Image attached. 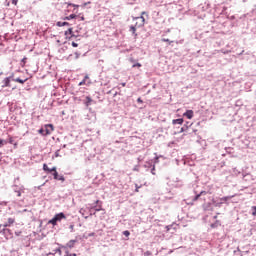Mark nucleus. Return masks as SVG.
I'll use <instances>...</instances> for the list:
<instances>
[{
  "label": "nucleus",
  "instance_id": "f257e3e1",
  "mask_svg": "<svg viewBox=\"0 0 256 256\" xmlns=\"http://www.w3.org/2000/svg\"><path fill=\"white\" fill-rule=\"evenodd\" d=\"M62 219H67V216H65V214L63 212H60L58 214H56L53 219L48 221L49 225H57V223L61 222Z\"/></svg>",
  "mask_w": 256,
  "mask_h": 256
},
{
  "label": "nucleus",
  "instance_id": "f03ea898",
  "mask_svg": "<svg viewBox=\"0 0 256 256\" xmlns=\"http://www.w3.org/2000/svg\"><path fill=\"white\" fill-rule=\"evenodd\" d=\"M135 21H136V23L134 26H136L138 28L143 27V25H145V17H143V16L136 17Z\"/></svg>",
  "mask_w": 256,
  "mask_h": 256
},
{
  "label": "nucleus",
  "instance_id": "7ed1b4c3",
  "mask_svg": "<svg viewBox=\"0 0 256 256\" xmlns=\"http://www.w3.org/2000/svg\"><path fill=\"white\" fill-rule=\"evenodd\" d=\"M66 39H73V37H77L75 34H73V28H69L67 31L64 33Z\"/></svg>",
  "mask_w": 256,
  "mask_h": 256
},
{
  "label": "nucleus",
  "instance_id": "20e7f679",
  "mask_svg": "<svg viewBox=\"0 0 256 256\" xmlns=\"http://www.w3.org/2000/svg\"><path fill=\"white\" fill-rule=\"evenodd\" d=\"M80 87L82 85H91V80H89V75H86L84 79L78 84Z\"/></svg>",
  "mask_w": 256,
  "mask_h": 256
},
{
  "label": "nucleus",
  "instance_id": "39448f33",
  "mask_svg": "<svg viewBox=\"0 0 256 256\" xmlns=\"http://www.w3.org/2000/svg\"><path fill=\"white\" fill-rule=\"evenodd\" d=\"M2 87L5 88V87H11V79L9 77L5 78L3 80V84H2Z\"/></svg>",
  "mask_w": 256,
  "mask_h": 256
},
{
  "label": "nucleus",
  "instance_id": "423d86ee",
  "mask_svg": "<svg viewBox=\"0 0 256 256\" xmlns=\"http://www.w3.org/2000/svg\"><path fill=\"white\" fill-rule=\"evenodd\" d=\"M193 115H194L193 110H187V111L183 114V116H184V117H187V119H193Z\"/></svg>",
  "mask_w": 256,
  "mask_h": 256
},
{
  "label": "nucleus",
  "instance_id": "0eeeda50",
  "mask_svg": "<svg viewBox=\"0 0 256 256\" xmlns=\"http://www.w3.org/2000/svg\"><path fill=\"white\" fill-rule=\"evenodd\" d=\"M43 171H45L46 173H53V171H55V167L50 169L47 164H43Z\"/></svg>",
  "mask_w": 256,
  "mask_h": 256
},
{
  "label": "nucleus",
  "instance_id": "6e6552de",
  "mask_svg": "<svg viewBox=\"0 0 256 256\" xmlns=\"http://www.w3.org/2000/svg\"><path fill=\"white\" fill-rule=\"evenodd\" d=\"M56 253H58V255H61V248L54 249L52 252H49L47 256H55Z\"/></svg>",
  "mask_w": 256,
  "mask_h": 256
},
{
  "label": "nucleus",
  "instance_id": "1a4fd4ad",
  "mask_svg": "<svg viewBox=\"0 0 256 256\" xmlns=\"http://www.w3.org/2000/svg\"><path fill=\"white\" fill-rule=\"evenodd\" d=\"M172 124L173 125H183V119L182 118L174 119V120H172Z\"/></svg>",
  "mask_w": 256,
  "mask_h": 256
},
{
  "label": "nucleus",
  "instance_id": "9d476101",
  "mask_svg": "<svg viewBox=\"0 0 256 256\" xmlns=\"http://www.w3.org/2000/svg\"><path fill=\"white\" fill-rule=\"evenodd\" d=\"M137 29H139V27H136L135 25L134 26H130V31L133 33V35L135 37H137Z\"/></svg>",
  "mask_w": 256,
  "mask_h": 256
},
{
  "label": "nucleus",
  "instance_id": "9b49d317",
  "mask_svg": "<svg viewBox=\"0 0 256 256\" xmlns=\"http://www.w3.org/2000/svg\"><path fill=\"white\" fill-rule=\"evenodd\" d=\"M66 21H71V19H77V15L75 14H70L69 16H66L64 18Z\"/></svg>",
  "mask_w": 256,
  "mask_h": 256
},
{
  "label": "nucleus",
  "instance_id": "f8f14e48",
  "mask_svg": "<svg viewBox=\"0 0 256 256\" xmlns=\"http://www.w3.org/2000/svg\"><path fill=\"white\" fill-rule=\"evenodd\" d=\"M57 27H65L68 26L69 27V22H57Z\"/></svg>",
  "mask_w": 256,
  "mask_h": 256
},
{
  "label": "nucleus",
  "instance_id": "ddd939ff",
  "mask_svg": "<svg viewBox=\"0 0 256 256\" xmlns=\"http://www.w3.org/2000/svg\"><path fill=\"white\" fill-rule=\"evenodd\" d=\"M91 103H93V99H91V97L87 96L86 97V107H89V105H91Z\"/></svg>",
  "mask_w": 256,
  "mask_h": 256
},
{
  "label": "nucleus",
  "instance_id": "4468645a",
  "mask_svg": "<svg viewBox=\"0 0 256 256\" xmlns=\"http://www.w3.org/2000/svg\"><path fill=\"white\" fill-rule=\"evenodd\" d=\"M54 179H59V173L57 172V167H55V171H52Z\"/></svg>",
  "mask_w": 256,
  "mask_h": 256
},
{
  "label": "nucleus",
  "instance_id": "2eb2a0df",
  "mask_svg": "<svg viewBox=\"0 0 256 256\" xmlns=\"http://www.w3.org/2000/svg\"><path fill=\"white\" fill-rule=\"evenodd\" d=\"M14 81H15L16 83H21V85H23V83H25V82L27 81V79L22 80L21 78H16V79H14Z\"/></svg>",
  "mask_w": 256,
  "mask_h": 256
},
{
  "label": "nucleus",
  "instance_id": "dca6fc26",
  "mask_svg": "<svg viewBox=\"0 0 256 256\" xmlns=\"http://www.w3.org/2000/svg\"><path fill=\"white\" fill-rule=\"evenodd\" d=\"M219 225H221V224L219 223V221H216L215 223L211 224V228H212V229H217V227H218Z\"/></svg>",
  "mask_w": 256,
  "mask_h": 256
},
{
  "label": "nucleus",
  "instance_id": "f3484780",
  "mask_svg": "<svg viewBox=\"0 0 256 256\" xmlns=\"http://www.w3.org/2000/svg\"><path fill=\"white\" fill-rule=\"evenodd\" d=\"M201 195H205V191H202L200 194L196 195L194 197V201H198L199 200V197H201Z\"/></svg>",
  "mask_w": 256,
  "mask_h": 256
},
{
  "label": "nucleus",
  "instance_id": "a211bd4d",
  "mask_svg": "<svg viewBox=\"0 0 256 256\" xmlns=\"http://www.w3.org/2000/svg\"><path fill=\"white\" fill-rule=\"evenodd\" d=\"M251 209L253 211L252 212L253 217H256V206H252Z\"/></svg>",
  "mask_w": 256,
  "mask_h": 256
},
{
  "label": "nucleus",
  "instance_id": "6ab92c4d",
  "mask_svg": "<svg viewBox=\"0 0 256 256\" xmlns=\"http://www.w3.org/2000/svg\"><path fill=\"white\" fill-rule=\"evenodd\" d=\"M21 63H22V67H25V64L27 63V57H24Z\"/></svg>",
  "mask_w": 256,
  "mask_h": 256
},
{
  "label": "nucleus",
  "instance_id": "aec40b11",
  "mask_svg": "<svg viewBox=\"0 0 256 256\" xmlns=\"http://www.w3.org/2000/svg\"><path fill=\"white\" fill-rule=\"evenodd\" d=\"M8 223L13 225V223H15V218H8Z\"/></svg>",
  "mask_w": 256,
  "mask_h": 256
},
{
  "label": "nucleus",
  "instance_id": "412c9836",
  "mask_svg": "<svg viewBox=\"0 0 256 256\" xmlns=\"http://www.w3.org/2000/svg\"><path fill=\"white\" fill-rule=\"evenodd\" d=\"M123 235H124L125 237H129V235H131V232H129L128 230H125V231L123 232Z\"/></svg>",
  "mask_w": 256,
  "mask_h": 256
},
{
  "label": "nucleus",
  "instance_id": "4be33fe9",
  "mask_svg": "<svg viewBox=\"0 0 256 256\" xmlns=\"http://www.w3.org/2000/svg\"><path fill=\"white\" fill-rule=\"evenodd\" d=\"M69 7H76V9H78L79 5L77 4H73V3H68Z\"/></svg>",
  "mask_w": 256,
  "mask_h": 256
},
{
  "label": "nucleus",
  "instance_id": "5701e85b",
  "mask_svg": "<svg viewBox=\"0 0 256 256\" xmlns=\"http://www.w3.org/2000/svg\"><path fill=\"white\" fill-rule=\"evenodd\" d=\"M162 41H163L164 43H173V41H170L169 39H166V38H163Z\"/></svg>",
  "mask_w": 256,
  "mask_h": 256
},
{
  "label": "nucleus",
  "instance_id": "b1692460",
  "mask_svg": "<svg viewBox=\"0 0 256 256\" xmlns=\"http://www.w3.org/2000/svg\"><path fill=\"white\" fill-rule=\"evenodd\" d=\"M7 142L5 140H0V147H3Z\"/></svg>",
  "mask_w": 256,
  "mask_h": 256
},
{
  "label": "nucleus",
  "instance_id": "393cba45",
  "mask_svg": "<svg viewBox=\"0 0 256 256\" xmlns=\"http://www.w3.org/2000/svg\"><path fill=\"white\" fill-rule=\"evenodd\" d=\"M132 67H133V68H135V67H138V68H139V67H141V63L133 64Z\"/></svg>",
  "mask_w": 256,
  "mask_h": 256
},
{
  "label": "nucleus",
  "instance_id": "a878e982",
  "mask_svg": "<svg viewBox=\"0 0 256 256\" xmlns=\"http://www.w3.org/2000/svg\"><path fill=\"white\" fill-rule=\"evenodd\" d=\"M14 142H15V140L13 139V137H10V138H9V143H10L11 145H13Z\"/></svg>",
  "mask_w": 256,
  "mask_h": 256
},
{
  "label": "nucleus",
  "instance_id": "bb28decb",
  "mask_svg": "<svg viewBox=\"0 0 256 256\" xmlns=\"http://www.w3.org/2000/svg\"><path fill=\"white\" fill-rule=\"evenodd\" d=\"M0 227H11V225L7 222V223H5L3 225H0Z\"/></svg>",
  "mask_w": 256,
  "mask_h": 256
},
{
  "label": "nucleus",
  "instance_id": "cd10ccee",
  "mask_svg": "<svg viewBox=\"0 0 256 256\" xmlns=\"http://www.w3.org/2000/svg\"><path fill=\"white\" fill-rule=\"evenodd\" d=\"M74 243H75V241H70V242L68 243V247H73Z\"/></svg>",
  "mask_w": 256,
  "mask_h": 256
},
{
  "label": "nucleus",
  "instance_id": "c85d7f7f",
  "mask_svg": "<svg viewBox=\"0 0 256 256\" xmlns=\"http://www.w3.org/2000/svg\"><path fill=\"white\" fill-rule=\"evenodd\" d=\"M58 181H65V177L63 176L58 177Z\"/></svg>",
  "mask_w": 256,
  "mask_h": 256
},
{
  "label": "nucleus",
  "instance_id": "c756f323",
  "mask_svg": "<svg viewBox=\"0 0 256 256\" xmlns=\"http://www.w3.org/2000/svg\"><path fill=\"white\" fill-rule=\"evenodd\" d=\"M17 3H19L18 0H12V5H17Z\"/></svg>",
  "mask_w": 256,
  "mask_h": 256
},
{
  "label": "nucleus",
  "instance_id": "7c9ffc66",
  "mask_svg": "<svg viewBox=\"0 0 256 256\" xmlns=\"http://www.w3.org/2000/svg\"><path fill=\"white\" fill-rule=\"evenodd\" d=\"M87 5H91V2H86L82 5V7H87Z\"/></svg>",
  "mask_w": 256,
  "mask_h": 256
},
{
  "label": "nucleus",
  "instance_id": "2f4dec72",
  "mask_svg": "<svg viewBox=\"0 0 256 256\" xmlns=\"http://www.w3.org/2000/svg\"><path fill=\"white\" fill-rule=\"evenodd\" d=\"M72 47H79V44L72 42Z\"/></svg>",
  "mask_w": 256,
  "mask_h": 256
},
{
  "label": "nucleus",
  "instance_id": "473e14b6",
  "mask_svg": "<svg viewBox=\"0 0 256 256\" xmlns=\"http://www.w3.org/2000/svg\"><path fill=\"white\" fill-rule=\"evenodd\" d=\"M46 127H50L51 131H53V130H54V129H53V125H52V124H48V125H46Z\"/></svg>",
  "mask_w": 256,
  "mask_h": 256
},
{
  "label": "nucleus",
  "instance_id": "72a5a7b5",
  "mask_svg": "<svg viewBox=\"0 0 256 256\" xmlns=\"http://www.w3.org/2000/svg\"><path fill=\"white\" fill-rule=\"evenodd\" d=\"M45 131H46L45 135H50L51 134V131H49V129H46Z\"/></svg>",
  "mask_w": 256,
  "mask_h": 256
},
{
  "label": "nucleus",
  "instance_id": "f704fd0d",
  "mask_svg": "<svg viewBox=\"0 0 256 256\" xmlns=\"http://www.w3.org/2000/svg\"><path fill=\"white\" fill-rule=\"evenodd\" d=\"M139 189H140V187H139L138 185H136L135 192H136V193H139Z\"/></svg>",
  "mask_w": 256,
  "mask_h": 256
},
{
  "label": "nucleus",
  "instance_id": "c9c22d12",
  "mask_svg": "<svg viewBox=\"0 0 256 256\" xmlns=\"http://www.w3.org/2000/svg\"><path fill=\"white\" fill-rule=\"evenodd\" d=\"M88 237H95V232L90 233Z\"/></svg>",
  "mask_w": 256,
  "mask_h": 256
},
{
  "label": "nucleus",
  "instance_id": "e433bc0d",
  "mask_svg": "<svg viewBox=\"0 0 256 256\" xmlns=\"http://www.w3.org/2000/svg\"><path fill=\"white\" fill-rule=\"evenodd\" d=\"M137 103H143V100L141 98H138Z\"/></svg>",
  "mask_w": 256,
  "mask_h": 256
},
{
  "label": "nucleus",
  "instance_id": "4c0bfd02",
  "mask_svg": "<svg viewBox=\"0 0 256 256\" xmlns=\"http://www.w3.org/2000/svg\"><path fill=\"white\" fill-rule=\"evenodd\" d=\"M95 211L97 212L101 211V205L98 208H95Z\"/></svg>",
  "mask_w": 256,
  "mask_h": 256
},
{
  "label": "nucleus",
  "instance_id": "58836bf2",
  "mask_svg": "<svg viewBox=\"0 0 256 256\" xmlns=\"http://www.w3.org/2000/svg\"><path fill=\"white\" fill-rule=\"evenodd\" d=\"M17 197H21V191H17Z\"/></svg>",
  "mask_w": 256,
  "mask_h": 256
},
{
  "label": "nucleus",
  "instance_id": "ea45409f",
  "mask_svg": "<svg viewBox=\"0 0 256 256\" xmlns=\"http://www.w3.org/2000/svg\"><path fill=\"white\" fill-rule=\"evenodd\" d=\"M44 132H45V130H43V129L39 130V133H41L42 135H43Z\"/></svg>",
  "mask_w": 256,
  "mask_h": 256
},
{
  "label": "nucleus",
  "instance_id": "a19ab883",
  "mask_svg": "<svg viewBox=\"0 0 256 256\" xmlns=\"http://www.w3.org/2000/svg\"><path fill=\"white\" fill-rule=\"evenodd\" d=\"M80 213H81V215H85V213H84V210H83V209H80Z\"/></svg>",
  "mask_w": 256,
  "mask_h": 256
},
{
  "label": "nucleus",
  "instance_id": "79ce46f5",
  "mask_svg": "<svg viewBox=\"0 0 256 256\" xmlns=\"http://www.w3.org/2000/svg\"><path fill=\"white\" fill-rule=\"evenodd\" d=\"M143 15H147V12H142L141 17H143Z\"/></svg>",
  "mask_w": 256,
  "mask_h": 256
},
{
  "label": "nucleus",
  "instance_id": "37998d69",
  "mask_svg": "<svg viewBox=\"0 0 256 256\" xmlns=\"http://www.w3.org/2000/svg\"><path fill=\"white\" fill-rule=\"evenodd\" d=\"M121 85H122V87H125L127 85V83L123 82Z\"/></svg>",
  "mask_w": 256,
  "mask_h": 256
},
{
  "label": "nucleus",
  "instance_id": "c03bdc74",
  "mask_svg": "<svg viewBox=\"0 0 256 256\" xmlns=\"http://www.w3.org/2000/svg\"><path fill=\"white\" fill-rule=\"evenodd\" d=\"M80 19H81V21H85V17L84 16H82Z\"/></svg>",
  "mask_w": 256,
  "mask_h": 256
},
{
  "label": "nucleus",
  "instance_id": "a18cd8bd",
  "mask_svg": "<svg viewBox=\"0 0 256 256\" xmlns=\"http://www.w3.org/2000/svg\"><path fill=\"white\" fill-rule=\"evenodd\" d=\"M183 131H184V129H183V128H181L180 133H183Z\"/></svg>",
  "mask_w": 256,
  "mask_h": 256
},
{
  "label": "nucleus",
  "instance_id": "49530a36",
  "mask_svg": "<svg viewBox=\"0 0 256 256\" xmlns=\"http://www.w3.org/2000/svg\"><path fill=\"white\" fill-rule=\"evenodd\" d=\"M99 204V200L96 201V205Z\"/></svg>",
  "mask_w": 256,
  "mask_h": 256
},
{
  "label": "nucleus",
  "instance_id": "de8ad7c7",
  "mask_svg": "<svg viewBox=\"0 0 256 256\" xmlns=\"http://www.w3.org/2000/svg\"><path fill=\"white\" fill-rule=\"evenodd\" d=\"M14 147H17V143L14 144Z\"/></svg>",
  "mask_w": 256,
  "mask_h": 256
},
{
  "label": "nucleus",
  "instance_id": "09e8293b",
  "mask_svg": "<svg viewBox=\"0 0 256 256\" xmlns=\"http://www.w3.org/2000/svg\"><path fill=\"white\" fill-rule=\"evenodd\" d=\"M214 219H217V216H214Z\"/></svg>",
  "mask_w": 256,
  "mask_h": 256
}]
</instances>
